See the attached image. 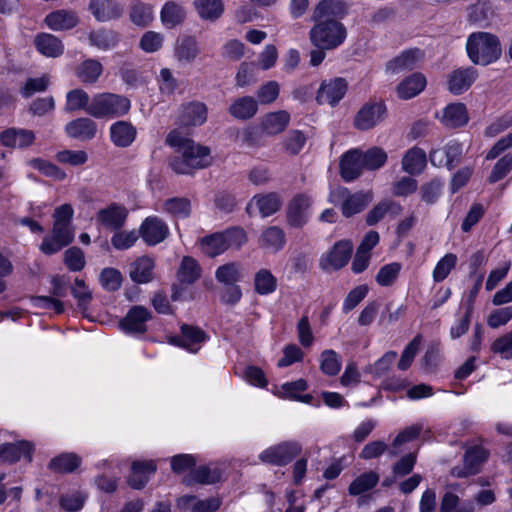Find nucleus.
Instances as JSON below:
<instances>
[{"mask_svg": "<svg viewBox=\"0 0 512 512\" xmlns=\"http://www.w3.org/2000/svg\"><path fill=\"white\" fill-rule=\"evenodd\" d=\"M28 164L40 171L43 175L51 177L55 180L61 181L66 178V173L58 166L41 158H33L29 160Z\"/></svg>", "mask_w": 512, "mask_h": 512, "instance_id": "nucleus-56", "label": "nucleus"}, {"mask_svg": "<svg viewBox=\"0 0 512 512\" xmlns=\"http://www.w3.org/2000/svg\"><path fill=\"white\" fill-rule=\"evenodd\" d=\"M488 457V452L479 446L470 447L464 455L463 467H454L451 474L455 477L462 478L474 475L478 472V467Z\"/></svg>", "mask_w": 512, "mask_h": 512, "instance_id": "nucleus-13", "label": "nucleus"}, {"mask_svg": "<svg viewBox=\"0 0 512 512\" xmlns=\"http://www.w3.org/2000/svg\"><path fill=\"white\" fill-rule=\"evenodd\" d=\"M512 170V153H508L500 158L494 165L488 178L490 183H496L504 178Z\"/></svg>", "mask_w": 512, "mask_h": 512, "instance_id": "nucleus-62", "label": "nucleus"}, {"mask_svg": "<svg viewBox=\"0 0 512 512\" xmlns=\"http://www.w3.org/2000/svg\"><path fill=\"white\" fill-rule=\"evenodd\" d=\"M467 19L470 23L483 25L494 14L491 3L488 0H478L468 7Z\"/></svg>", "mask_w": 512, "mask_h": 512, "instance_id": "nucleus-44", "label": "nucleus"}, {"mask_svg": "<svg viewBox=\"0 0 512 512\" xmlns=\"http://www.w3.org/2000/svg\"><path fill=\"white\" fill-rule=\"evenodd\" d=\"M201 276V267L198 262L190 257H183L179 269L177 271V278L183 284H192Z\"/></svg>", "mask_w": 512, "mask_h": 512, "instance_id": "nucleus-43", "label": "nucleus"}, {"mask_svg": "<svg viewBox=\"0 0 512 512\" xmlns=\"http://www.w3.org/2000/svg\"><path fill=\"white\" fill-rule=\"evenodd\" d=\"M2 145L11 148H27L35 141V134L31 130L9 128L0 133Z\"/></svg>", "mask_w": 512, "mask_h": 512, "instance_id": "nucleus-26", "label": "nucleus"}, {"mask_svg": "<svg viewBox=\"0 0 512 512\" xmlns=\"http://www.w3.org/2000/svg\"><path fill=\"white\" fill-rule=\"evenodd\" d=\"M285 242L284 231L277 226H271L262 231L258 244L262 249L278 252L284 247Z\"/></svg>", "mask_w": 512, "mask_h": 512, "instance_id": "nucleus-35", "label": "nucleus"}, {"mask_svg": "<svg viewBox=\"0 0 512 512\" xmlns=\"http://www.w3.org/2000/svg\"><path fill=\"white\" fill-rule=\"evenodd\" d=\"M302 451V446L295 441L283 442L264 450L259 459L264 463L284 466L290 463Z\"/></svg>", "mask_w": 512, "mask_h": 512, "instance_id": "nucleus-8", "label": "nucleus"}, {"mask_svg": "<svg viewBox=\"0 0 512 512\" xmlns=\"http://www.w3.org/2000/svg\"><path fill=\"white\" fill-rule=\"evenodd\" d=\"M207 338L206 333L199 327L183 324L181 326V336L169 338V343L185 348L192 353L199 350V345Z\"/></svg>", "mask_w": 512, "mask_h": 512, "instance_id": "nucleus-11", "label": "nucleus"}, {"mask_svg": "<svg viewBox=\"0 0 512 512\" xmlns=\"http://www.w3.org/2000/svg\"><path fill=\"white\" fill-rule=\"evenodd\" d=\"M353 245L350 241L337 242L331 251L321 259L320 266L322 269L338 270L345 266L351 257Z\"/></svg>", "mask_w": 512, "mask_h": 512, "instance_id": "nucleus-14", "label": "nucleus"}, {"mask_svg": "<svg viewBox=\"0 0 512 512\" xmlns=\"http://www.w3.org/2000/svg\"><path fill=\"white\" fill-rule=\"evenodd\" d=\"M281 206V197L277 193L271 192L255 195L247 205L246 210L251 214L253 207H256L262 217H268L279 211Z\"/></svg>", "mask_w": 512, "mask_h": 512, "instance_id": "nucleus-23", "label": "nucleus"}, {"mask_svg": "<svg viewBox=\"0 0 512 512\" xmlns=\"http://www.w3.org/2000/svg\"><path fill=\"white\" fill-rule=\"evenodd\" d=\"M379 481V475L374 471L361 474L349 486L351 495H360L376 486Z\"/></svg>", "mask_w": 512, "mask_h": 512, "instance_id": "nucleus-51", "label": "nucleus"}, {"mask_svg": "<svg viewBox=\"0 0 512 512\" xmlns=\"http://www.w3.org/2000/svg\"><path fill=\"white\" fill-rule=\"evenodd\" d=\"M130 100L113 93H100L93 96L87 113L95 118L119 117L130 109Z\"/></svg>", "mask_w": 512, "mask_h": 512, "instance_id": "nucleus-5", "label": "nucleus"}, {"mask_svg": "<svg viewBox=\"0 0 512 512\" xmlns=\"http://www.w3.org/2000/svg\"><path fill=\"white\" fill-rule=\"evenodd\" d=\"M215 278L225 285L236 284L241 279V265L237 262L223 264L217 268Z\"/></svg>", "mask_w": 512, "mask_h": 512, "instance_id": "nucleus-49", "label": "nucleus"}, {"mask_svg": "<svg viewBox=\"0 0 512 512\" xmlns=\"http://www.w3.org/2000/svg\"><path fill=\"white\" fill-rule=\"evenodd\" d=\"M363 169L364 165L360 150L353 149L342 156L340 160V174L346 182H350L358 178Z\"/></svg>", "mask_w": 512, "mask_h": 512, "instance_id": "nucleus-24", "label": "nucleus"}, {"mask_svg": "<svg viewBox=\"0 0 512 512\" xmlns=\"http://www.w3.org/2000/svg\"><path fill=\"white\" fill-rule=\"evenodd\" d=\"M65 131L71 138L88 141L95 137L97 125L92 119L81 117L67 123Z\"/></svg>", "mask_w": 512, "mask_h": 512, "instance_id": "nucleus-27", "label": "nucleus"}, {"mask_svg": "<svg viewBox=\"0 0 512 512\" xmlns=\"http://www.w3.org/2000/svg\"><path fill=\"white\" fill-rule=\"evenodd\" d=\"M194 5L199 16L205 20L218 19L224 10L222 0H195Z\"/></svg>", "mask_w": 512, "mask_h": 512, "instance_id": "nucleus-46", "label": "nucleus"}, {"mask_svg": "<svg viewBox=\"0 0 512 512\" xmlns=\"http://www.w3.org/2000/svg\"><path fill=\"white\" fill-rule=\"evenodd\" d=\"M74 240V230L71 225L53 223L50 235H46L40 245V251L45 255H53Z\"/></svg>", "mask_w": 512, "mask_h": 512, "instance_id": "nucleus-7", "label": "nucleus"}, {"mask_svg": "<svg viewBox=\"0 0 512 512\" xmlns=\"http://www.w3.org/2000/svg\"><path fill=\"white\" fill-rule=\"evenodd\" d=\"M347 84L344 79L336 78L329 82L324 81L317 93L316 100L319 104L335 105L345 95Z\"/></svg>", "mask_w": 512, "mask_h": 512, "instance_id": "nucleus-19", "label": "nucleus"}, {"mask_svg": "<svg viewBox=\"0 0 512 512\" xmlns=\"http://www.w3.org/2000/svg\"><path fill=\"white\" fill-rule=\"evenodd\" d=\"M423 53L421 50L409 49L387 63V70L393 74H399L412 70L421 61Z\"/></svg>", "mask_w": 512, "mask_h": 512, "instance_id": "nucleus-28", "label": "nucleus"}, {"mask_svg": "<svg viewBox=\"0 0 512 512\" xmlns=\"http://www.w3.org/2000/svg\"><path fill=\"white\" fill-rule=\"evenodd\" d=\"M466 52L473 64L488 66L501 58L502 44L496 34L476 31L467 37Z\"/></svg>", "mask_w": 512, "mask_h": 512, "instance_id": "nucleus-2", "label": "nucleus"}, {"mask_svg": "<svg viewBox=\"0 0 512 512\" xmlns=\"http://www.w3.org/2000/svg\"><path fill=\"white\" fill-rule=\"evenodd\" d=\"M290 122V115L284 110L266 114L261 121V128L267 135L283 132Z\"/></svg>", "mask_w": 512, "mask_h": 512, "instance_id": "nucleus-33", "label": "nucleus"}, {"mask_svg": "<svg viewBox=\"0 0 512 512\" xmlns=\"http://www.w3.org/2000/svg\"><path fill=\"white\" fill-rule=\"evenodd\" d=\"M361 158L365 169L377 170L386 163L387 153L380 147H372L366 152L361 151Z\"/></svg>", "mask_w": 512, "mask_h": 512, "instance_id": "nucleus-54", "label": "nucleus"}, {"mask_svg": "<svg viewBox=\"0 0 512 512\" xmlns=\"http://www.w3.org/2000/svg\"><path fill=\"white\" fill-rule=\"evenodd\" d=\"M311 43L320 49H334L346 38V28L334 19L320 20L309 33Z\"/></svg>", "mask_w": 512, "mask_h": 512, "instance_id": "nucleus-4", "label": "nucleus"}, {"mask_svg": "<svg viewBox=\"0 0 512 512\" xmlns=\"http://www.w3.org/2000/svg\"><path fill=\"white\" fill-rule=\"evenodd\" d=\"M163 209L174 217L186 218L191 213V203L188 198L173 197L164 202Z\"/></svg>", "mask_w": 512, "mask_h": 512, "instance_id": "nucleus-52", "label": "nucleus"}, {"mask_svg": "<svg viewBox=\"0 0 512 512\" xmlns=\"http://www.w3.org/2000/svg\"><path fill=\"white\" fill-rule=\"evenodd\" d=\"M199 54L200 48L194 37L184 35L178 38L174 49V55L179 62L191 63Z\"/></svg>", "mask_w": 512, "mask_h": 512, "instance_id": "nucleus-29", "label": "nucleus"}, {"mask_svg": "<svg viewBox=\"0 0 512 512\" xmlns=\"http://www.w3.org/2000/svg\"><path fill=\"white\" fill-rule=\"evenodd\" d=\"M136 134V128L126 121H118L110 128L111 140L117 147L130 146L135 140Z\"/></svg>", "mask_w": 512, "mask_h": 512, "instance_id": "nucleus-31", "label": "nucleus"}, {"mask_svg": "<svg viewBox=\"0 0 512 512\" xmlns=\"http://www.w3.org/2000/svg\"><path fill=\"white\" fill-rule=\"evenodd\" d=\"M154 262L149 257H140L131 264L129 275L139 284L147 283L153 278Z\"/></svg>", "mask_w": 512, "mask_h": 512, "instance_id": "nucleus-39", "label": "nucleus"}, {"mask_svg": "<svg viewBox=\"0 0 512 512\" xmlns=\"http://www.w3.org/2000/svg\"><path fill=\"white\" fill-rule=\"evenodd\" d=\"M151 318V313L144 306H133L127 315L120 321L123 330L131 333H144L146 322Z\"/></svg>", "mask_w": 512, "mask_h": 512, "instance_id": "nucleus-21", "label": "nucleus"}, {"mask_svg": "<svg viewBox=\"0 0 512 512\" xmlns=\"http://www.w3.org/2000/svg\"><path fill=\"white\" fill-rule=\"evenodd\" d=\"M386 107L383 103H367L355 115L354 126L361 131H367L383 121Z\"/></svg>", "mask_w": 512, "mask_h": 512, "instance_id": "nucleus-9", "label": "nucleus"}, {"mask_svg": "<svg viewBox=\"0 0 512 512\" xmlns=\"http://www.w3.org/2000/svg\"><path fill=\"white\" fill-rule=\"evenodd\" d=\"M64 263L71 271H81L85 266V256L78 247H71L64 253Z\"/></svg>", "mask_w": 512, "mask_h": 512, "instance_id": "nucleus-63", "label": "nucleus"}, {"mask_svg": "<svg viewBox=\"0 0 512 512\" xmlns=\"http://www.w3.org/2000/svg\"><path fill=\"white\" fill-rule=\"evenodd\" d=\"M311 198L304 194L296 195L289 203L286 212L287 222L291 227L301 228L307 223V212Z\"/></svg>", "mask_w": 512, "mask_h": 512, "instance_id": "nucleus-12", "label": "nucleus"}, {"mask_svg": "<svg viewBox=\"0 0 512 512\" xmlns=\"http://www.w3.org/2000/svg\"><path fill=\"white\" fill-rule=\"evenodd\" d=\"M36 49L46 57L56 58L63 54L64 46L59 38L52 34L41 33L34 38Z\"/></svg>", "mask_w": 512, "mask_h": 512, "instance_id": "nucleus-30", "label": "nucleus"}, {"mask_svg": "<svg viewBox=\"0 0 512 512\" xmlns=\"http://www.w3.org/2000/svg\"><path fill=\"white\" fill-rule=\"evenodd\" d=\"M463 147L458 142H450L444 149H436L430 153V161L434 166H446L453 169L458 163Z\"/></svg>", "mask_w": 512, "mask_h": 512, "instance_id": "nucleus-22", "label": "nucleus"}, {"mask_svg": "<svg viewBox=\"0 0 512 512\" xmlns=\"http://www.w3.org/2000/svg\"><path fill=\"white\" fill-rule=\"evenodd\" d=\"M103 72L102 64L96 59H86L75 68V75L85 85L94 84Z\"/></svg>", "mask_w": 512, "mask_h": 512, "instance_id": "nucleus-32", "label": "nucleus"}, {"mask_svg": "<svg viewBox=\"0 0 512 512\" xmlns=\"http://www.w3.org/2000/svg\"><path fill=\"white\" fill-rule=\"evenodd\" d=\"M90 97L86 91L77 88L70 90L66 95V104L64 110L66 112H75L79 110H85L90 105Z\"/></svg>", "mask_w": 512, "mask_h": 512, "instance_id": "nucleus-48", "label": "nucleus"}, {"mask_svg": "<svg viewBox=\"0 0 512 512\" xmlns=\"http://www.w3.org/2000/svg\"><path fill=\"white\" fill-rule=\"evenodd\" d=\"M401 268L402 266L398 262L384 265L376 275L377 283L384 287L391 286L396 281Z\"/></svg>", "mask_w": 512, "mask_h": 512, "instance_id": "nucleus-59", "label": "nucleus"}, {"mask_svg": "<svg viewBox=\"0 0 512 512\" xmlns=\"http://www.w3.org/2000/svg\"><path fill=\"white\" fill-rule=\"evenodd\" d=\"M34 446L28 441H19L16 443H4L0 445V462L13 464L24 457L28 462L32 461Z\"/></svg>", "mask_w": 512, "mask_h": 512, "instance_id": "nucleus-16", "label": "nucleus"}, {"mask_svg": "<svg viewBox=\"0 0 512 512\" xmlns=\"http://www.w3.org/2000/svg\"><path fill=\"white\" fill-rule=\"evenodd\" d=\"M457 256L453 253L446 254L441 258L433 271V279L435 282L443 281L456 266Z\"/></svg>", "mask_w": 512, "mask_h": 512, "instance_id": "nucleus-60", "label": "nucleus"}, {"mask_svg": "<svg viewBox=\"0 0 512 512\" xmlns=\"http://www.w3.org/2000/svg\"><path fill=\"white\" fill-rule=\"evenodd\" d=\"M89 10L99 22H107L122 16L124 6L118 0H90Z\"/></svg>", "mask_w": 512, "mask_h": 512, "instance_id": "nucleus-15", "label": "nucleus"}, {"mask_svg": "<svg viewBox=\"0 0 512 512\" xmlns=\"http://www.w3.org/2000/svg\"><path fill=\"white\" fill-rule=\"evenodd\" d=\"M165 144L179 154L169 160V166L177 174H192L194 170L211 164L210 149L186 137L179 129L168 133Z\"/></svg>", "mask_w": 512, "mask_h": 512, "instance_id": "nucleus-1", "label": "nucleus"}, {"mask_svg": "<svg viewBox=\"0 0 512 512\" xmlns=\"http://www.w3.org/2000/svg\"><path fill=\"white\" fill-rule=\"evenodd\" d=\"M478 77V71L474 67L458 68L448 76V90L459 95L467 91Z\"/></svg>", "mask_w": 512, "mask_h": 512, "instance_id": "nucleus-17", "label": "nucleus"}, {"mask_svg": "<svg viewBox=\"0 0 512 512\" xmlns=\"http://www.w3.org/2000/svg\"><path fill=\"white\" fill-rule=\"evenodd\" d=\"M127 217L128 210L124 206L111 203L97 212L96 221L104 228L115 231L124 226Z\"/></svg>", "mask_w": 512, "mask_h": 512, "instance_id": "nucleus-10", "label": "nucleus"}, {"mask_svg": "<svg viewBox=\"0 0 512 512\" xmlns=\"http://www.w3.org/2000/svg\"><path fill=\"white\" fill-rule=\"evenodd\" d=\"M372 199V192L359 191L354 194H350L349 190L345 187H339L331 191L329 195V201L331 203L336 204L338 201H342L341 211L347 218L363 211Z\"/></svg>", "mask_w": 512, "mask_h": 512, "instance_id": "nucleus-6", "label": "nucleus"}, {"mask_svg": "<svg viewBox=\"0 0 512 512\" xmlns=\"http://www.w3.org/2000/svg\"><path fill=\"white\" fill-rule=\"evenodd\" d=\"M140 234L148 245H156L167 238L169 229L163 220L149 217L142 223Z\"/></svg>", "mask_w": 512, "mask_h": 512, "instance_id": "nucleus-18", "label": "nucleus"}, {"mask_svg": "<svg viewBox=\"0 0 512 512\" xmlns=\"http://www.w3.org/2000/svg\"><path fill=\"white\" fill-rule=\"evenodd\" d=\"M307 139L301 130H290L282 141V148L286 154L296 156L303 150Z\"/></svg>", "mask_w": 512, "mask_h": 512, "instance_id": "nucleus-47", "label": "nucleus"}, {"mask_svg": "<svg viewBox=\"0 0 512 512\" xmlns=\"http://www.w3.org/2000/svg\"><path fill=\"white\" fill-rule=\"evenodd\" d=\"M349 6L345 0H321L313 11V20L342 18L348 13Z\"/></svg>", "mask_w": 512, "mask_h": 512, "instance_id": "nucleus-20", "label": "nucleus"}, {"mask_svg": "<svg viewBox=\"0 0 512 512\" xmlns=\"http://www.w3.org/2000/svg\"><path fill=\"white\" fill-rule=\"evenodd\" d=\"M247 242L246 232L240 227H232L223 232L213 233L200 239L202 252L208 257H216L228 249H240Z\"/></svg>", "mask_w": 512, "mask_h": 512, "instance_id": "nucleus-3", "label": "nucleus"}, {"mask_svg": "<svg viewBox=\"0 0 512 512\" xmlns=\"http://www.w3.org/2000/svg\"><path fill=\"white\" fill-rule=\"evenodd\" d=\"M81 464V458L75 453H62L54 457L49 468L58 473H71Z\"/></svg>", "mask_w": 512, "mask_h": 512, "instance_id": "nucleus-45", "label": "nucleus"}, {"mask_svg": "<svg viewBox=\"0 0 512 512\" xmlns=\"http://www.w3.org/2000/svg\"><path fill=\"white\" fill-rule=\"evenodd\" d=\"M179 120L183 126H200L207 120V106L199 101L184 104L181 107Z\"/></svg>", "mask_w": 512, "mask_h": 512, "instance_id": "nucleus-25", "label": "nucleus"}, {"mask_svg": "<svg viewBox=\"0 0 512 512\" xmlns=\"http://www.w3.org/2000/svg\"><path fill=\"white\" fill-rule=\"evenodd\" d=\"M130 20L138 26H147L153 19L152 8L139 1H135L130 8Z\"/></svg>", "mask_w": 512, "mask_h": 512, "instance_id": "nucleus-55", "label": "nucleus"}, {"mask_svg": "<svg viewBox=\"0 0 512 512\" xmlns=\"http://www.w3.org/2000/svg\"><path fill=\"white\" fill-rule=\"evenodd\" d=\"M491 351L504 359L512 358V331L497 338L491 345Z\"/></svg>", "mask_w": 512, "mask_h": 512, "instance_id": "nucleus-64", "label": "nucleus"}, {"mask_svg": "<svg viewBox=\"0 0 512 512\" xmlns=\"http://www.w3.org/2000/svg\"><path fill=\"white\" fill-rule=\"evenodd\" d=\"M76 13L67 10H57L48 14L45 23L52 30H67L78 24Z\"/></svg>", "mask_w": 512, "mask_h": 512, "instance_id": "nucleus-36", "label": "nucleus"}, {"mask_svg": "<svg viewBox=\"0 0 512 512\" xmlns=\"http://www.w3.org/2000/svg\"><path fill=\"white\" fill-rule=\"evenodd\" d=\"M255 290L260 295H267L276 290L277 280L267 269H260L254 277Z\"/></svg>", "mask_w": 512, "mask_h": 512, "instance_id": "nucleus-53", "label": "nucleus"}, {"mask_svg": "<svg viewBox=\"0 0 512 512\" xmlns=\"http://www.w3.org/2000/svg\"><path fill=\"white\" fill-rule=\"evenodd\" d=\"M258 110V101L251 96H243L235 99L228 111L230 115L239 120L251 119Z\"/></svg>", "mask_w": 512, "mask_h": 512, "instance_id": "nucleus-34", "label": "nucleus"}, {"mask_svg": "<svg viewBox=\"0 0 512 512\" xmlns=\"http://www.w3.org/2000/svg\"><path fill=\"white\" fill-rule=\"evenodd\" d=\"M220 479L218 470H212L208 466H200L197 469L191 470L183 479V482L191 486L193 484H213Z\"/></svg>", "mask_w": 512, "mask_h": 512, "instance_id": "nucleus-42", "label": "nucleus"}, {"mask_svg": "<svg viewBox=\"0 0 512 512\" xmlns=\"http://www.w3.org/2000/svg\"><path fill=\"white\" fill-rule=\"evenodd\" d=\"M71 293L78 302V306L82 311L87 310L88 305L92 299V293L86 286L84 280L76 278L74 286L71 288Z\"/></svg>", "mask_w": 512, "mask_h": 512, "instance_id": "nucleus-61", "label": "nucleus"}, {"mask_svg": "<svg viewBox=\"0 0 512 512\" xmlns=\"http://www.w3.org/2000/svg\"><path fill=\"white\" fill-rule=\"evenodd\" d=\"M459 497L451 492L444 494L440 504V512H474V506L471 503L459 505Z\"/></svg>", "mask_w": 512, "mask_h": 512, "instance_id": "nucleus-58", "label": "nucleus"}, {"mask_svg": "<svg viewBox=\"0 0 512 512\" xmlns=\"http://www.w3.org/2000/svg\"><path fill=\"white\" fill-rule=\"evenodd\" d=\"M469 120L467 109L462 103L448 105L441 118L442 123L451 128L461 127L467 124Z\"/></svg>", "mask_w": 512, "mask_h": 512, "instance_id": "nucleus-38", "label": "nucleus"}, {"mask_svg": "<svg viewBox=\"0 0 512 512\" xmlns=\"http://www.w3.org/2000/svg\"><path fill=\"white\" fill-rule=\"evenodd\" d=\"M341 358L334 350H324L320 357V369L329 376H335L341 369Z\"/></svg>", "mask_w": 512, "mask_h": 512, "instance_id": "nucleus-57", "label": "nucleus"}, {"mask_svg": "<svg viewBox=\"0 0 512 512\" xmlns=\"http://www.w3.org/2000/svg\"><path fill=\"white\" fill-rule=\"evenodd\" d=\"M426 86V78L420 73H414L404 79L397 87L400 98L410 99L418 95Z\"/></svg>", "mask_w": 512, "mask_h": 512, "instance_id": "nucleus-40", "label": "nucleus"}, {"mask_svg": "<svg viewBox=\"0 0 512 512\" xmlns=\"http://www.w3.org/2000/svg\"><path fill=\"white\" fill-rule=\"evenodd\" d=\"M88 38L92 46L103 51L113 49L119 41L118 33L104 28L90 32Z\"/></svg>", "mask_w": 512, "mask_h": 512, "instance_id": "nucleus-41", "label": "nucleus"}, {"mask_svg": "<svg viewBox=\"0 0 512 512\" xmlns=\"http://www.w3.org/2000/svg\"><path fill=\"white\" fill-rule=\"evenodd\" d=\"M427 163L426 153L418 147L411 148L402 159V169L410 175L420 174Z\"/></svg>", "mask_w": 512, "mask_h": 512, "instance_id": "nucleus-37", "label": "nucleus"}, {"mask_svg": "<svg viewBox=\"0 0 512 512\" xmlns=\"http://www.w3.org/2000/svg\"><path fill=\"white\" fill-rule=\"evenodd\" d=\"M184 17L183 8L173 1L167 2L162 8L161 21L168 28H173L180 24Z\"/></svg>", "mask_w": 512, "mask_h": 512, "instance_id": "nucleus-50", "label": "nucleus"}]
</instances>
